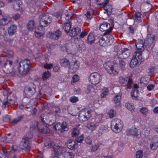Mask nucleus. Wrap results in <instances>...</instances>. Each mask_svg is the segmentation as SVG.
Instances as JSON below:
<instances>
[{"instance_id":"nucleus-26","label":"nucleus","mask_w":158,"mask_h":158,"mask_svg":"<svg viewBox=\"0 0 158 158\" xmlns=\"http://www.w3.org/2000/svg\"><path fill=\"white\" fill-rule=\"evenodd\" d=\"M94 10L93 9L90 8L88 9L85 14L88 19H90L93 18L94 15Z\"/></svg>"},{"instance_id":"nucleus-49","label":"nucleus","mask_w":158,"mask_h":158,"mask_svg":"<svg viewBox=\"0 0 158 158\" xmlns=\"http://www.w3.org/2000/svg\"><path fill=\"white\" fill-rule=\"evenodd\" d=\"M10 105V102H9L8 100L6 98V100L5 99L3 101L2 103V107L3 108H6L9 106Z\"/></svg>"},{"instance_id":"nucleus-62","label":"nucleus","mask_w":158,"mask_h":158,"mask_svg":"<svg viewBox=\"0 0 158 158\" xmlns=\"http://www.w3.org/2000/svg\"><path fill=\"white\" fill-rule=\"evenodd\" d=\"M35 36L38 38H40L43 36V34L40 32H35Z\"/></svg>"},{"instance_id":"nucleus-30","label":"nucleus","mask_w":158,"mask_h":158,"mask_svg":"<svg viewBox=\"0 0 158 158\" xmlns=\"http://www.w3.org/2000/svg\"><path fill=\"white\" fill-rule=\"evenodd\" d=\"M35 22L33 20L29 21L27 25V28L29 31H32L34 28Z\"/></svg>"},{"instance_id":"nucleus-29","label":"nucleus","mask_w":158,"mask_h":158,"mask_svg":"<svg viewBox=\"0 0 158 158\" xmlns=\"http://www.w3.org/2000/svg\"><path fill=\"white\" fill-rule=\"evenodd\" d=\"M6 98L11 105L15 104L17 99L16 95L14 94H13L12 96H8L6 97Z\"/></svg>"},{"instance_id":"nucleus-53","label":"nucleus","mask_w":158,"mask_h":158,"mask_svg":"<svg viewBox=\"0 0 158 158\" xmlns=\"http://www.w3.org/2000/svg\"><path fill=\"white\" fill-rule=\"evenodd\" d=\"M140 112L143 114L146 115L148 113V110L146 107H142L140 110Z\"/></svg>"},{"instance_id":"nucleus-45","label":"nucleus","mask_w":158,"mask_h":158,"mask_svg":"<svg viewBox=\"0 0 158 158\" xmlns=\"http://www.w3.org/2000/svg\"><path fill=\"white\" fill-rule=\"evenodd\" d=\"M116 114V111L114 109H110L108 112V114L110 118H113Z\"/></svg>"},{"instance_id":"nucleus-38","label":"nucleus","mask_w":158,"mask_h":158,"mask_svg":"<svg viewBox=\"0 0 158 158\" xmlns=\"http://www.w3.org/2000/svg\"><path fill=\"white\" fill-rule=\"evenodd\" d=\"M0 35L1 39H4L5 36L7 35L6 31L4 28L1 29Z\"/></svg>"},{"instance_id":"nucleus-28","label":"nucleus","mask_w":158,"mask_h":158,"mask_svg":"<svg viewBox=\"0 0 158 158\" xmlns=\"http://www.w3.org/2000/svg\"><path fill=\"white\" fill-rule=\"evenodd\" d=\"M99 123L98 122H94L91 123L88 125V127L89 129L92 131H93L98 126Z\"/></svg>"},{"instance_id":"nucleus-40","label":"nucleus","mask_w":158,"mask_h":158,"mask_svg":"<svg viewBox=\"0 0 158 158\" xmlns=\"http://www.w3.org/2000/svg\"><path fill=\"white\" fill-rule=\"evenodd\" d=\"M51 76V73L49 71L44 72L43 73L42 75V77L44 80H47Z\"/></svg>"},{"instance_id":"nucleus-50","label":"nucleus","mask_w":158,"mask_h":158,"mask_svg":"<svg viewBox=\"0 0 158 158\" xmlns=\"http://www.w3.org/2000/svg\"><path fill=\"white\" fill-rule=\"evenodd\" d=\"M158 147V139H157V141L155 143H152L151 144L150 147L152 149L155 150Z\"/></svg>"},{"instance_id":"nucleus-4","label":"nucleus","mask_w":158,"mask_h":158,"mask_svg":"<svg viewBox=\"0 0 158 158\" xmlns=\"http://www.w3.org/2000/svg\"><path fill=\"white\" fill-rule=\"evenodd\" d=\"M46 115H41L40 118L42 123L44 124L43 125H41L37 123V130L38 131L41 133L46 134L50 130L48 129L47 126L45 125V124H47L46 122H47V119H45L47 117Z\"/></svg>"},{"instance_id":"nucleus-59","label":"nucleus","mask_w":158,"mask_h":158,"mask_svg":"<svg viewBox=\"0 0 158 158\" xmlns=\"http://www.w3.org/2000/svg\"><path fill=\"white\" fill-rule=\"evenodd\" d=\"M119 64L123 70L125 69V62L123 60L119 61Z\"/></svg>"},{"instance_id":"nucleus-8","label":"nucleus","mask_w":158,"mask_h":158,"mask_svg":"<svg viewBox=\"0 0 158 158\" xmlns=\"http://www.w3.org/2000/svg\"><path fill=\"white\" fill-rule=\"evenodd\" d=\"M91 111L88 109L85 108L81 110L78 115L79 120L83 122H86L89 118L91 115Z\"/></svg>"},{"instance_id":"nucleus-46","label":"nucleus","mask_w":158,"mask_h":158,"mask_svg":"<svg viewBox=\"0 0 158 158\" xmlns=\"http://www.w3.org/2000/svg\"><path fill=\"white\" fill-rule=\"evenodd\" d=\"M141 13L139 12H135V19L136 20H137L139 22L141 21Z\"/></svg>"},{"instance_id":"nucleus-20","label":"nucleus","mask_w":158,"mask_h":158,"mask_svg":"<svg viewBox=\"0 0 158 158\" xmlns=\"http://www.w3.org/2000/svg\"><path fill=\"white\" fill-rule=\"evenodd\" d=\"M11 20V18L8 16H2L0 19V25L4 26L7 24Z\"/></svg>"},{"instance_id":"nucleus-17","label":"nucleus","mask_w":158,"mask_h":158,"mask_svg":"<svg viewBox=\"0 0 158 158\" xmlns=\"http://www.w3.org/2000/svg\"><path fill=\"white\" fill-rule=\"evenodd\" d=\"M68 148L71 150H75L78 147L77 144L73 140H69L66 143Z\"/></svg>"},{"instance_id":"nucleus-18","label":"nucleus","mask_w":158,"mask_h":158,"mask_svg":"<svg viewBox=\"0 0 158 158\" xmlns=\"http://www.w3.org/2000/svg\"><path fill=\"white\" fill-rule=\"evenodd\" d=\"M81 32V29L78 27L73 28L69 33V35L71 37H74L78 35Z\"/></svg>"},{"instance_id":"nucleus-12","label":"nucleus","mask_w":158,"mask_h":158,"mask_svg":"<svg viewBox=\"0 0 158 158\" xmlns=\"http://www.w3.org/2000/svg\"><path fill=\"white\" fill-rule=\"evenodd\" d=\"M36 86L33 83H30L25 88L24 92L27 97H31L35 93Z\"/></svg>"},{"instance_id":"nucleus-37","label":"nucleus","mask_w":158,"mask_h":158,"mask_svg":"<svg viewBox=\"0 0 158 158\" xmlns=\"http://www.w3.org/2000/svg\"><path fill=\"white\" fill-rule=\"evenodd\" d=\"M61 132L63 133L65 131H67L68 130V127L67 126L66 122H63L62 124L61 123Z\"/></svg>"},{"instance_id":"nucleus-32","label":"nucleus","mask_w":158,"mask_h":158,"mask_svg":"<svg viewBox=\"0 0 158 158\" xmlns=\"http://www.w3.org/2000/svg\"><path fill=\"white\" fill-rule=\"evenodd\" d=\"M71 25L72 23L70 21L64 23L63 28L67 33H68L70 31Z\"/></svg>"},{"instance_id":"nucleus-44","label":"nucleus","mask_w":158,"mask_h":158,"mask_svg":"<svg viewBox=\"0 0 158 158\" xmlns=\"http://www.w3.org/2000/svg\"><path fill=\"white\" fill-rule=\"evenodd\" d=\"M79 134V132L78 129L76 127L74 128L72 133V136L73 137H75Z\"/></svg>"},{"instance_id":"nucleus-51","label":"nucleus","mask_w":158,"mask_h":158,"mask_svg":"<svg viewBox=\"0 0 158 158\" xmlns=\"http://www.w3.org/2000/svg\"><path fill=\"white\" fill-rule=\"evenodd\" d=\"M69 101L72 103H75L79 101V98L75 96H72L70 98Z\"/></svg>"},{"instance_id":"nucleus-27","label":"nucleus","mask_w":158,"mask_h":158,"mask_svg":"<svg viewBox=\"0 0 158 158\" xmlns=\"http://www.w3.org/2000/svg\"><path fill=\"white\" fill-rule=\"evenodd\" d=\"M131 96L133 99L137 100L139 95V91L137 89H134L132 90L131 93Z\"/></svg>"},{"instance_id":"nucleus-39","label":"nucleus","mask_w":158,"mask_h":158,"mask_svg":"<svg viewBox=\"0 0 158 158\" xmlns=\"http://www.w3.org/2000/svg\"><path fill=\"white\" fill-rule=\"evenodd\" d=\"M74 154L73 152H67L64 154V158H74Z\"/></svg>"},{"instance_id":"nucleus-55","label":"nucleus","mask_w":158,"mask_h":158,"mask_svg":"<svg viewBox=\"0 0 158 158\" xmlns=\"http://www.w3.org/2000/svg\"><path fill=\"white\" fill-rule=\"evenodd\" d=\"M61 123H56L54 127V128L56 130H60L61 131Z\"/></svg>"},{"instance_id":"nucleus-54","label":"nucleus","mask_w":158,"mask_h":158,"mask_svg":"<svg viewBox=\"0 0 158 158\" xmlns=\"http://www.w3.org/2000/svg\"><path fill=\"white\" fill-rule=\"evenodd\" d=\"M143 156V151L141 150H139L136 153V158H142Z\"/></svg>"},{"instance_id":"nucleus-6","label":"nucleus","mask_w":158,"mask_h":158,"mask_svg":"<svg viewBox=\"0 0 158 158\" xmlns=\"http://www.w3.org/2000/svg\"><path fill=\"white\" fill-rule=\"evenodd\" d=\"M102 79L101 75L97 72H94L90 75L89 81L90 83L96 85L102 81Z\"/></svg>"},{"instance_id":"nucleus-24","label":"nucleus","mask_w":158,"mask_h":158,"mask_svg":"<svg viewBox=\"0 0 158 158\" xmlns=\"http://www.w3.org/2000/svg\"><path fill=\"white\" fill-rule=\"evenodd\" d=\"M53 151L58 155H61L64 151V148L59 146L53 147Z\"/></svg>"},{"instance_id":"nucleus-36","label":"nucleus","mask_w":158,"mask_h":158,"mask_svg":"<svg viewBox=\"0 0 158 158\" xmlns=\"http://www.w3.org/2000/svg\"><path fill=\"white\" fill-rule=\"evenodd\" d=\"M106 24L108 25V26H106V28L107 29H108L107 30L106 32H105L104 35H109L110 32L112 31L113 28L109 23L106 22Z\"/></svg>"},{"instance_id":"nucleus-16","label":"nucleus","mask_w":158,"mask_h":158,"mask_svg":"<svg viewBox=\"0 0 158 158\" xmlns=\"http://www.w3.org/2000/svg\"><path fill=\"white\" fill-rule=\"evenodd\" d=\"M109 0H106L104 2L103 7L106 11V12L108 15L111 14L112 9V6L109 3Z\"/></svg>"},{"instance_id":"nucleus-31","label":"nucleus","mask_w":158,"mask_h":158,"mask_svg":"<svg viewBox=\"0 0 158 158\" xmlns=\"http://www.w3.org/2000/svg\"><path fill=\"white\" fill-rule=\"evenodd\" d=\"M20 3H22L20 0H17L15 1L13 4V8L16 10H18L20 9Z\"/></svg>"},{"instance_id":"nucleus-13","label":"nucleus","mask_w":158,"mask_h":158,"mask_svg":"<svg viewBox=\"0 0 158 158\" xmlns=\"http://www.w3.org/2000/svg\"><path fill=\"white\" fill-rule=\"evenodd\" d=\"M80 65V62L77 60L71 62L68 68V73L72 74L75 73L78 70Z\"/></svg>"},{"instance_id":"nucleus-52","label":"nucleus","mask_w":158,"mask_h":158,"mask_svg":"<svg viewBox=\"0 0 158 158\" xmlns=\"http://www.w3.org/2000/svg\"><path fill=\"white\" fill-rule=\"evenodd\" d=\"M79 80V77L78 75L75 74L74 75L72 78V82L75 83L78 81Z\"/></svg>"},{"instance_id":"nucleus-11","label":"nucleus","mask_w":158,"mask_h":158,"mask_svg":"<svg viewBox=\"0 0 158 158\" xmlns=\"http://www.w3.org/2000/svg\"><path fill=\"white\" fill-rule=\"evenodd\" d=\"M104 67L108 73L109 74L116 75L118 73L116 67L112 65L110 61L106 62L104 64Z\"/></svg>"},{"instance_id":"nucleus-43","label":"nucleus","mask_w":158,"mask_h":158,"mask_svg":"<svg viewBox=\"0 0 158 158\" xmlns=\"http://www.w3.org/2000/svg\"><path fill=\"white\" fill-rule=\"evenodd\" d=\"M126 107L127 108L130 110L131 112H133L134 111V107L133 106L131 103H127L125 104Z\"/></svg>"},{"instance_id":"nucleus-61","label":"nucleus","mask_w":158,"mask_h":158,"mask_svg":"<svg viewBox=\"0 0 158 158\" xmlns=\"http://www.w3.org/2000/svg\"><path fill=\"white\" fill-rule=\"evenodd\" d=\"M44 145L46 147L48 148H53V143L51 142H46L44 143Z\"/></svg>"},{"instance_id":"nucleus-15","label":"nucleus","mask_w":158,"mask_h":158,"mask_svg":"<svg viewBox=\"0 0 158 158\" xmlns=\"http://www.w3.org/2000/svg\"><path fill=\"white\" fill-rule=\"evenodd\" d=\"M126 134L128 136L132 135L136 137H137L139 135L138 130L135 127L128 128L126 131Z\"/></svg>"},{"instance_id":"nucleus-21","label":"nucleus","mask_w":158,"mask_h":158,"mask_svg":"<svg viewBox=\"0 0 158 158\" xmlns=\"http://www.w3.org/2000/svg\"><path fill=\"white\" fill-rule=\"evenodd\" d=\"M130 51L127 48H124L122 51L121 54L119 55V57L122 59H126L130 55Z\"/></svg>"},{"instance_id":"nucleus-35","label":"nucleus","mask_w":158,"mask_h":158,"mask_svg":"<svg viewBox=\"0 0 158 158\" xmlns=\"http://www.w3.org/2000/svg\"><path fill=\"white\" fill-rule=\"evenodd\" d=\"M109 94L108 89L107 88H105L102 90V92L101 94V97L102 98H105Z\"/></svg>"},{"instance_id":"nucleus-63","label":"nucleus","mask_w":158,"mask_h":158,"mask_svg":"<svg viewBox=\"0 0 158 158\" xmlns=\"http://www.w3.org/2000/svg\"><path fill=\"white\" fill-rule=\"evenodd\" d=\"M155 86L153 84H149L147 87V89L148 91H151L155 87Z\"/></svg>"},{"instance_id":"nucleus-56","label":"nucleus","mask_w":158,"mask_h":158,"mask_svg":"<svg viewBox=\"0 0 158 158\" xmlns=\"http://www.w3.org/2000/svg\"><path fill=\"white\" fill-rule=\"evenodd\" d=\"M53 111L54 113H55L56 114H60V113L61 111L60 108L58 106H55L53 109Z\"/></svg>"},{"instance_id":"nucleus-64","label":"nucleus","mask_w":158,"mask_h":158,"mask_svg":"<svg viewBox=\"0 0 158 158\" xmlns=\"http://www.w3.org/2000/svg\"><path fill=\"white\" fill-rule=\"evenodd\" d=\"M128 29L130 33H131L132 35H133L134 33V28L131 25H130L128 28Z\"/></svg>"},{"instance_id":"nucleus-22","label":"nucleus","mask_w":158,"mask_h":158,"mask_svg":"<svg viewBox=\"0 0 158 158\" xmlns=\"http://www.w3.org/2000/svg\"><path fill=\"white\" fill-rule=\"evenodd\" d=\"M17 27L14 24L11 25L8 28V34L10 36H12L16 32Z\"/></svg>"},{"instance_id":"nucleus-34","label":"nucleus","mask_w":158,"mask_h":158,"mask_svg":"<svg viewBox=\"0 0 158 158\" xmlns=\"http://www.w3.org/2000/svg\"><path fill=\"white\" fill-rule=\"evenodd\" d=\"M107 42V40L105 39L104 36H103L98 41L99 44L102 46H106Z\"/></svg>"},{"instance_id":"nucleus-3","label":"nucleus","mask_w":158,"mask_h":158,"mask_svg":"<svg viewBox=\"0 0 158 158\" xmlns=\"http://www.w3.org/2000/svg\"><path fill=\"white\" fill-rule=\"evenodd\" d=\"M123 123L120 119L117 118L114 119L111 122V128L113 131L115 133H118L122 130Z\"/></svg>"},{"instance_id":"nucleus-47","label":"nucleus","mask_w":158,"mask_h":158,"mask_svg":"<svg viewBox=\"0 0 158 158\" xmlns=\"http://www.w3.org/2000/svg\"><path fill=\"white\" fill-rule=\"evenodd\" d=\"M150 80V79L148 77H142L140 79V82L141 83L145 85L149 83Z\"/></svg>"},{"instance_id":"nucleus-23","label":"nucleus","mask_w":158,"mask_h":158,"mask_svg":"<svg viewBox=\"0 0 158 158\" xmlns=\"http://www.w3.org/2000/svg\"><path fill=\"white\" fill-rule=\"evenodd\" d=\"M70 62L68 59L65 58L60 59V65L65 68H69Z\"/></svg>"},{"instance_id":"nucleus-7","label":"nucleus","mask_w":158,"mask_h":158,"mask_svg":"<svg viewBox=\"0 0 158 158\" xmlns=\"http://www.w3.org/2000/svg\"><path fill=\"white\" fill-rule=\"evenodd\" d=\"M155 36L152 34H148L146 39L143 41V46H145L147 48H151L154 47L155 44Z\"/></svg>"},{"instance_id":"nucleus-25","label":"nucleus","mask_w":158,"mask_h":158,"mask_svg":"<svg viewBox=\"0 0 158 158\" xmlns=\"http://www.w3.org/2000/svg\"><path fill=\"white\" fill-rule=\"evenodd\" d=\"M108 131V126L106 125H102L99 127V129L98 131V135L101 136L103 133L107 132Z\"/></svg>"},{"instance_id":"nucleus-33","label":"nucleus","mask_w":158,"mask_h":158,"mask_svg":"<svg viewBox=\"0 0 158 158\" xmlns=\"http://www.w3.org/2000/svg\"><path fill=\"white\" fill-rule=\"evenodd\" d=\"M107 24H106V22H103L100 25L99 27L100 30L102 31H105L106 32L107 30L108 29H107L106 26H108Z\"/></svg>"},{"instance_id":"nucleus-5","label":"nucleus","mask_w":158,"mask_h":158,"mask_svg":"<svg viewBox=\"0 0 158 158\" xmlns=\"http://www.w3.org/2000/svg\"><path fill=\"white\" fill-rule=\"evenodd\" d=\"M33 135H31L30 137L25 136L23 138L20 144V147L21 149H25L27 152L30 151L31 147L29 145L30 142L31 140Z\"/></svg>"},{"instance_id":"nucleus-42","label":"nucleus","mask_w":158,"mask_h":158,"mask_svg":"<svg viewBox=\"0 0 158 158\" xmlns=\"http://www.w3.org/2000/svg\"><path fill=\"white\" fill-rule=\"evenodd\" d=\"M23 118V116L21 115L19 116L17 118H14L11 122L12 124L14 125H15L20 121Z\"/></svg>"},{"instance_id":"nucleus-9","label":"nucleus","mask_w":158,"mask_h":158,"mask_svg":"<svg viewBox=\"0 0 158 158\" xmlns=\"http://www.w3.org/2000/svg\"><path fill=\"white\" fill-rule=\"evenodd\" d=\"M40 23L42 27L48 26L52 22V18L47 14H43L40 16Z\"/></svg>"},{"instance_id":"nucleus-10","label":"nucleus","mask_w":158,"mask_h":158,"mask_svg":"<svg viewBox=\"0 0 158 158\" xmlns=\"http://www.w3.org/2000/svg\"><path fill=\"white\" fill-rule=\"evenodd\" d=\"M119 82L124 86H126L128 89H131L132 87L133 81L132 80L128 77H119Z\"/></svg>"},{"instance_id":"nucleus-2","label":"nucleus","mask_w":158,"mask_h":158,"mask_svg":"<svg viewBox=\"0 0 158 158\" xmlns=\"http://www.w3.org/2000/svg\"><path fill=\"white\" fill-rule=\"evenodd\" d=\"M30 62L29 60L25 59L22 60L19 64L18 71L19 73L26 74L29 72L30 68L29 64Z\"/></svg>"},{"instance_id":"nucleus-48","label":"nucleus","mask_w":158,"mask_h":158,"mask_svg":"<svg viewBox=\"0 0 158 158\" xmlns=\"http://www.w3.org/2000/svg\"><path fill=\"white\" fill-rule=\"evenodd\" d=\"M84 138V135L82 134L80 136H78L76 138V141L78 143H81Z\"/></svg>"},{"instance_id":"nucleus-60","label":"nucleus","mask_w":158,"mask_h":158,"mask_svg":"<svg viewBox=\"0 0 158 158\" xmlns=\"http://www.w3.org/2000/svg\"><path fill=\"white\" fill-rule=\"evenodd\" d=\"M3 121L5 122H7L10 120V118L9 115H6L3 117Z\"/></svg>"},{"instance_id":"nucleus-14","label":"nucleus","mask_w":158,"mask_h":158,"mask_svg":"<svg viewBox=\"0 0 158 158\" xmlns=\"http://www.w3.org/2000/svg\"><path fill=\"white\" fill-rule=\"evenodd\" d=\"M61 35V32L60 30L58 29L55 31L49 32L47 35V37L54 40H57Z\"/></svg>"},{"instance_id":"nucleus-58","label":"nucleus","mask_w":158,"mask_h":158,"mask_svg":"<svg viewBox=\"0 0 158 158\" xmlns=\"http://www.w3.org/2000/svg\"><path fill=\"white\" fill-rule=\"evenodd\" d=\"M99 145L98 144L93 145L91 148V150L93 152H95L98 148Z\"/></svg>"},{"instance_id":"nucleus-1","label":"nucleus","mask_w":158,"mask_h":158,"mask_svg":"<svg viewBox=\"0 0 158 158\" xmlns=\"http://www.w3.org/2000/svg\"><path fill=\"white\" fill-rule=\"evenodd\" d=\"M136 49L133 53V56L131 60L130 66L131 68H134L139 62H142L144 60L142 54L144 50V47L142 40H139L135 43Z\"/></svg>"},{"instance_id":"nucleus-41","label":"nucleus","mask_w":158,"mask_h":158,"mask_svg":"<svg viewBox=\"0 0 158 158\" xmlns=\"http://www.w3.org/2000/svg\"><path fill=\"white\" fill-rule=\"evenodd\" d=\"M121 97V95L118 94H117L115 97H114L113 99V102L115 103H119L120 101Z\"/></svg>"},{"instance_id":"nucleus-57","label":"nucleus","mask_w":158,"mask_h":158,"mask_svg":"<svg viewBox=\"0 0 158 158\" xmlns=\"http://www.w3.org/2000/svg\"><path fill=\"white\" fill-rule=\"evenodd\" d=\"M88 33L87 31H82L80 34L79 37L81 38H83L85 36H86Z\"/></svg>"},{"instance_id":"nucleus-19","label":"nucleus","mask_w":158,"mask_h":158,"mask_svg":"<svg viewBox=\"0 0 158 158\" xmlns=\"http://www.w3.org/2000/svg\"><path fill=\"white\" fill-rule=\"evenodd\" d=\"M95 40V37L94 32H91L88 35L86 40L87 43L89 44H94Z\"/></svg>"}]
</instances>
